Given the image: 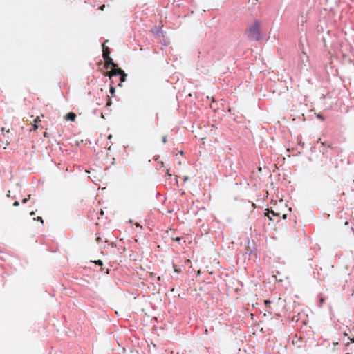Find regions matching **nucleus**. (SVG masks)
Returning a JSON list of instances; mask_svg holds the SVG:
<instances>
[{
    "label": "nucleus",
    "mask_w": 354,
    "mask_h": 354,
    "mask_svg": "<svg viewBox=\"0 0 354 354\" xmlns=\"http://www.w3.org/2000/svg\"><path fill=\"white\" fill-rule=\"evenodd\" d=\"M150 277H154V274L153 273H150Z\"/></svg>",
    "instance_id": "nucleus-31"
},
{
    "label": "nucleus",
    "mask_w": 354,
    "mask_h": 354,
    "mask_svg": "<svg viewBox=\"0 0 354 354\" xmlns=\"http://www.w3.org/2000/svg\"><path fill=\"white\" fill-rule=\"evenodd\" d=\"M166 174L169 176H171V174L169 173V169H166Z\"/></svg>",
    "instance_id": "nucleus-21"
},
{
    "label": "nucleus",
    "mask_w": 354,
    "mask_h": 354,
    "mask_svg": "<svg viewBox=\"0 0 354 354\" xmlns=\"http://www.w3.org/2000/svg\"><path fill=\"white\" fill-rule=\"evenodd\" d=\"M35 214V212L32 211V212H30V215L31 216H34Z\"/></svg>",
    "instance_id": "nucleus-25"
},
{
    "label": "nucleus",
    "mask_w": 354,
    "mask_h": 354,
    "mask_svg": "<svg viewBox=\"0 0 354 354\" xmlns=\"http://www.w3.org/2000/svg\"><path fill=\"white\" fill-rule=\"evenodd\" d=\"M318 118L322 119V117L320 115H318Z\"/></svg>",
    "instance_id": "nucleus-34"
},
{
    "label": "nucleus",
    "mask_w": 354,
    "mask_h": 354,
    "mask_svg": "<svg viewBox=\"0 0 354 354\" xmlns=\"http://www.w3.org/2000/svg\"><path fill=\"white\" fill-rule=\"evenodd\" d=\"M300 59L303 63L308 62L309 58L305 52H302L300 56Z\"/></svg>",
    "instance_id": "nucleus-7"
},
{
    "label": "nucleus",
    "mask_w": 354,
    "mask_h": 354,
    "mask_svg": "<svg viewBox=\"0 0 354 354\" xmlns=\"http://www.w3.org/2000/svg\"><path fill=\"white\" fill-rule=\"evenodd\" d=\"M187 178H188L187 177H185V178H184V180H187Z\"/></svg>",
    "instance_id": "nucleus-35"
},
{
    "label": "nucleus",
    "mask_w": 354,
    "mask_h": 354,
    "mask_svg": "<svg viewBox=\"0 0 354 354\" xmlns=\"http://www.w3.org/2000/svg\"><path fill=\"white\" fill-rule=\"evenodd\" d=\"M171 240L178 241V242H180L182 239V238L180 236H176V237L172 236V237H171Z\"/></svg>",
    "instance_id": "nucleus-10"
},
{
    "label": "nucleus",
    "mask_w": 354,
    "mask_h": 354,
    "mask_svg": "<svg viewBox=\"0 0 354 354\" xmlns=\"http://www.w3.org/2000/svg\"><path fill=\"white\" fill-rule=\"evenodd\" d=\"M113 80H111V86H110V93H111V94L112 95H114V93H115V88H114V86H113Z\"/></svg>",
    "instance_id": "nucleus-8"
},
{
    "label": "nucleus",
    "mask_w": 354,
    "mask_h": 354,
    "mask_svg": "<svg viewBox=\"0 0 354 354\" xmlns=\"http://www.w3.org/2000/svg\"><path fill=\"white\" fill-rule=\"evenodd\" d=\"M247 37L253 41H258L261 39V23L255 20L249 25L245 30Z\"/></svg>",
    "instance_id": "nucleus-1"
},
{
    "label": "nucleus",
    "mask_w": 354,
    "mask_h": 354,
    "mask_svg": "<svg viewBox=\"0 0 354 354\" xmlns=\"http://www.w3.org/2000/svg\"><path fill=\"white\" fill-rule=\"evenodd\" d=\"M19 201H15L13 203V206H15V207H17V206H19Z\"/></svg>",
    "instance_id": "nucleus-18"
},
{
    "label": "nucleus",
    "mask_w": 354,
    "mask_h": 354,
    "mask_svg": "<svg viewBox=\"0 0 354 354\" xmlns=\"http://www.w3.org/2000/svg\"><path fill=\"white\" fill-rule=\"evenodd\" d=\"M264 302H265V304H266V305H267V304H270V301H269V300H265V301H264Z\"/></svg>",
    "instance_id": "nucleus-23"
},
{
    "label": "nucleus",
    "mask_w": 354,
    "mask_h": 354,
    "mask_svg": "<svg viewBox=\"0 0 354 354\" xmlns=\"http://www.w3.org/2000/svg\"><path fill=\"white\" fill-rule=\"evenodd\" d=\"M106 75H108L111 80H113L112 78L113 77L120 75V82L118 84V86H121L122 82H124L126 80V77L127 75L120 68L115 67L113 68L111 71H108L106 73Z\"/></svg>",
    "instance_id": "nucleus-2"
},
{
    "label": "nucleus",
    "mask_w": 354,
    "mask_h": 354,
    "mask_svg": "<svg viewBox=\"0 0 354 354\" xmlns=\"http://www.w3.org/2000/svg\"><path fill=\"white\" fill-rule=\"evenodd\" d=\"M328 148H330V149H334V147H332L331 145H328Z\"/></svg>",
    "instance_id": "nucleus-29"
},
{
    "label": "nucleus",
    "mask_w": 354,
    "mask_h": 354,
    "mask_svg": "<svg viewBox=\"0 0 354 354\" xmlns=\"http://www.w3.org/2000/svg\"><path fill=\"white\" fill-rule=\"evenodd\" d=\"M346 354H354V350H353V351H351V353H346Z\"/></svg>",
    "instance_id": "nucleus-26"
},
{
    "label": "nucleus",
    "mask_w": 354,
    "mask_h": 354,
    "mask_svg": "<svg viewBox=\"0 0 354 354\" xmlns=\"http://www.w3.org/2000/svg\"><path fill=\"white\" fill-rule=\"evenodd\" d=\"M160 166H161L162 167H164V163H163V162H160Z\"/></svg>",
    "instance_id": "nucleus-28"
},
{
    "label": "nucleus",
    "mask_w": 354,
    "mask_h": 354,
    "mask_svg": "<svg viewBox=\"0 0 354 354\" xmlns=\"http://www.w3.org/2000/svg\"><path fill=\"white\" fill-rule=\"evenodd\" d=\"M157 279H158V281H160V280H161V277H160V276H159V277H158Z\"/></svg>",
    "instance_id": "nucleus-32"
},
{
    "label": "nucleus",
    "mask_w": 354,
    "mask_h": 354,
    "mask_svg": "<svg viewBox=\"0 0 354 354\" xmlns=\"http://www.w3.org/2000/svg\"><path fill=\"white\" fill-rule=\"evenodd\" d=\"M34 219L37 221H40L41 223H44V221H43L42 218L40 217V216H38L37 218H34Z\"/></svg>",
    "instance_id": "nucleus-15"
},
{
    "label": "nucleus",
    "mask_w": 354,
    "mask_h": 354,
    "mask_svg": "<svg viewBox=\"0 0 354 354\" xmlns=\"http://www.w3.org/2000/svg\"><path fill=\"white\" fill-rule=\"evenodd\" d=\"M283 219H286V214H283Z\"/></svg>",
    "instance_id": "nucleus-30"
},
{
    "label": "nucleus",
    "mask_w": 354,
    "mask_h": 354,
    "mask_svg": "<svg viewBox=\"0 0 354 354\" xmlns=\"http://www.w3.org/2000/svg\"><path fill=\"white\" fill-rule=\"evenodd\" d=\"M266 215L270 220H272V216H279L280 214L279 212H275L273 210L268 209V212L266 213Z\"/></svg>",
    "instance_id": "nucleus-4"
},
{
    "label": "nucleus",
    "mask_w": 354,
    "mask_h": 354,
    "mask_svg": "<svg viewBox=\"0 0 354 354\" xmlns=\"http://www.w3.org/2000/svg\"><path fill=\"white\" fill-rule=\"evenodd\" d=\"M173 268L175 272L180 273L181 272L180 269L178 268L176 265L173 264Z\"/></svg>",
    "instance_id": "nucleus-9"
},
{
    "label": "nucleus",
    "mask_w": 354,
    "mask_h": 354,
    "mask_svg": "<svg viewBox=\"0 0 354 354\" xmlns=\"http://www.w3.org/2000/svg\"><path fill=\"white\" fill-rule=\"evenodd\" d=\"M41 122L40 118L39 116L36 117V118L34 120V122L35 124H37Z\"/></svg>",
    "instance_id": "nucleus-14"
},
{
    "label": "nucleus",
    "mask_w": 354,
    "mask_h": 354,
    "mask_svg": "<svg viewBox=\"0 0 354 354\" xmlns=\"http://www.w3.org/2000/svg\"><path fill=\"white\" fill-rule=\"evenodd\" d=\"M64 118L66 120H71V121L74 122L76 118V115L73 112H70L65 115Z\"/></svg>",
    "instance_id": "nucleus-6"
},
{
    "label": "nucleus",
    "mask_w": 354,
    "mask_h": 354,
    "mask_svg": "<svg viewBox=\"0 0 354 354\" xmlns=\"http://www.w3.org/2000/svg\"><path fill=\"white\" fill-rule=\"evenodd\" d=\"M190 263V260L189 259H186L185 260V263Z\"/></svg>",
    "instance_id": "nucleus-24"
},
{
    "label": "nucleus",
    "mask_w": 354,
    "mask_h": 354,
    "mask_svg": "<svg viewBox=\"0 0 354 354\" xmlns=\"http://www.w3.org/2000/svg\"><path fill=\"white\" fill-rule=\"evenodd\" d=\"M101 241H102L101 237L98 236V237L96 238V242L97 243H100Z\"/></svg>",
    "instance_id": "nucleus-19"
},
{
    "label": "nucleus",
    "mask_w": 354,
    "mask_h": 354,
    "mask_svg": "<svg viewBox=\"0 0 354 354\" xmlns=\"http://www.w3.org/2000/svg\"><path fill=\"white\" fill-rule=\"evenodd\" d=\"M30 199V195H28L27 198H24L23 201H22V203H26L28 201H29Z\"/></svg>",
    "instance_id": "nucleus-13"
},
{
    "label": "nucleus",
    "mask_w": 354,
    "mask_h": 354,
    "mask_svg": "<svg viewBox=\"0 0 354 354\" xmlns=\"http://www.w3.org/2000/svg\"><path fill=\"white\" fill-rule=\"evenodd\" d=\"M38 128V126L37 124H34L33 130L35 131Z\"/></svg>",
    "instance_id": "nucleus-22"
},
{
    "label": "nucleus",
    "mask_w": 354,
    "mask_h": 354,
    "mask_svg": "<svg viewBox=\"0 0 354 354\" xmlns=\"http://www.w3.org/2000/svg\"><path fill=\"white\" fill-rule=\"evenodd\" d=\"M106 98H107L106 106H109L111 104V100L110 99L109 96H107Z\"/></svg>",
    "instance_id": "nucleus-12"
},
{
    "label": "nucleus",
    "mask_w": 354,
    "mask_h": 354,
    "mask_svg": "<svg viewBox=\"0 0 354 354\" xmlns=\"http://www.w3.org/2000/svg\"><path fill=\"white\" fill-rule=\"evenodd\" d=\"M104 59L105 62V66L106 68L109 67V66H111L112 68L118 67V64H115L112 59L111 57H106Z\"/></svg>",
    "instance_id": "nucleus-3"
},
{
    "label": "nucleus",
    "mask_w": 354,
    "mask_h": 354,
    "mask_svg": "<svg viewBox=\"0 0 354 354\" xmlns=\"http://www.w3.org/2000/svg\"><path fill=\"white\" fill-rule=\"evenodd\" d=\"M93 263L100 266H103V262L101 260L95 261H93Z\"/></svg>",
    "instance_id": "nucleus-11"
},
{
    "label": "nucleus",
    "mask_w": 354,
    "mask_h": 354,
    "mask_svg": "<svg viewBox=\"0 0 354 354\" xmlns=\"http://www.w3.org/2000/svg\"><path fill=\"white\" fill-rule=\"evenodd\" d=\"M324 301H325L324 298H321V299H320V301H319V302H320V306H322V305L324 303Z\"/></svg>",
    "instance_id": "nucleus-17"
},
{
    "label": "nucleus",
    "mask_w": 354,
    "mask_h": 354,
    "mask_svg": "<svg viewBox=\"0 0 354 354\" xmlns=\"http://www.w3.org/2000/svg\"><path fill=\"white\" fill-rule=\"evenodd\" d=\"M111 138H112V135H111V134H110V135L108 136V139H109V140H110V139H111Z\"/></svg>",
    "instance_id": "nucleus-27"
},
{
    "label": "nucleus",
    "mask_w": 354,
    "mask_h": 354,
    "mask_svg": "<svg viewBox=\"0 0 354 354\" xmlns=\"http://www.w3.org/2000/svg\"><path fill=\"white\" fill-rule=\"evenodd\" d=\"M104 8H105V5H102L100 7V10L103 11L104 10Z\"/></svg>",
    "instance_id": "nucleus-20"
},
{
    "label": "nucleus",
    "mask_w": 354,
    "mask_h": 354,
    "mask_svg": "<svg viewBox=\"0 0 354 354\" xmlns=\"http://www.w3.org/2000/svg\"><path fill=\"white\" fill-rule=\"evenodd\" d=\"M102 56L103 58L105 59L106 57H109L110 50L109 48L106 46H105L104 44H102Z\"/></svg>",
    "instance_id": "nucleus-5"
},
{
    "label": "nucleus",
    "mask_w": 354,
    "mask_h": 354,
    "mask_svg": "<svg viewBox=\"0 0 354 354\" xmlns=\"http://www.w3.org/2000/svg\"><path fill=\"white\" fill-rule=\"evenodd\" d=\"M4 131H5V128L4 127L1 128V131L3 132Z\"/></svg>",
    "instance_id": "nucleus-33"
},
{
    "label": "nucleus",
    "mask_w": 354,
    "mask_h": 354,
    "mask_svg": "<svg viewBox=\"0 0 354 354\" xmlns=\"http://www.w3.org/2000/svg\"><path fill=\"white\" fill-rule=\"evenodd\" d=\"M167 136L162 137V142L165 144L167 142Z\"/></svg>",
    "instance_id": "nucleus-16"
}]
</instances>
